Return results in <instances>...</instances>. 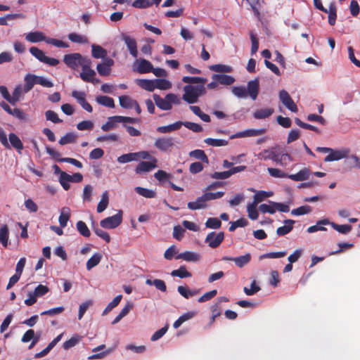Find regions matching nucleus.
<instances>
[{"instance_id":"1","label":"nucleus","mask_w":360,"mask_h":360,"mask_svg":"<svg viewBox=\"0 0 360 360\" xmlns=\"http://www.w3.org/2000/svg\"><path fill=\"white\" fill-rule=\"evenodd\" d=\"M232 94L238 98H246L248 96L256 100L259 92V82L257 78L248 82L247 88L243 86H235L231 88Z\"/></svg>"},{"instance_id":"2","label":"nucleus","mask_w":360,"mask_h":360,"mask_svg":"<svg viewBox=\"0 0 360 360\" xmlns=\"http://www.w3.org/2000/svg\"><path fill=\"white\" fill-rule=\"evenodd\" d=\"M182 98L188 103L193 104L198 101L200 96L205 94V87L202 84H188L184 87Z\"/></svg>"},{"instance_id":"3","label":"nucleus","mask_w":360,"mask_h":360,"mask_svg":"<svg viewBox=\"0 0 360 360\" xmlns=\"http://www.w3.org/2000/svg\"><path fill=\"white\" fill-rule=\"evenodd\" d=\"M0 143L6 148L11 149L13 148L19 153L24 148L22 142L15 134L10 133L8 140L7 135L1 127H0Z\"/></svg>"},{"instance_id":"4","label":"nucleus","mask_w":360,"mask_h":360,"mask_svg":"<svg viewBox=\"0 0 360 360\" xmlns=\"http://www.w3.org/2000/svg\"><path fill=\"white\" fill-rule=\"evenodd\" d=\"M153 97L156 105L162 110H169L172 108V104L181 103V98L172 93L167 94L164 98L158 94H153Z\"/></svg>"},{"instance_id":"5","label":"nucleus","mask_w":360,"mask_h":360,"mask_svg":"<svg viewBox=\"0 0 360 360\" xmlns=\"http://www.w3.org/2000/svg\"><path fill=\"white\" fill-rule=\"evenodd\" d=\"M91 61L89 58L87 61L82 66V71L79 73V77L85 82L92 84H98L101 80L96 78V73L95 70L91 68Z\"/></svg>"},{"instance_id":"6","label":"nucleus","mask_w":360,"mask_h":360,"mask_svg":"<svg viewBox=\"0 0 360 360\" xmlns=\"http://www.w3.org/2000/svg\"><path fill=\"white\" fill-rule=\"evenodd\" d=\"M89 58L83 57L79 53L65 54L63 56V62L67 66L72 69H77L79 66H82Z\"/></svg>"},{"instance_id":"7","label":"nucleus","mask_w":360,"mask_h":360,"mask_svg":"<svg viewBox=\"0 0 360 360\" xmlns=\"http://www.w3.org/2000/svg\"><path fill=\"white\" fill-rule=\"evenodd\" d=\"M30 52L34 58H36L40 62L47 64L50 66H56L60 63L59 60L56 58L46 56L45 55V53L42 50L38 49L37 47H31L30 49Z\"/></svg>"},{"instance_id":"8","label":"nucleus","mask_w":360,"mask_h":360,"mask_svg":"<svg viewBox=\"0 0 360 360\" xmlns=\"http://www.w3.org/2000/svg\"><path fill=\"white\" fill-rule=\"evenodd\" d=\"M122 221V212L119 210L118 212L111 217H106L100 221V225L104 229H115Z\"/></svg>"},{"instance_id":"9","label":"nucleus","mask_w":360,"mask_h":360,"mask_svg":"<svg viewBox=\"0 0 360 360\" xmlns=\"http://www.w3.org/2000/svg\"><path fill=\"white\" fill-rule=\"evenodd\" d=\"M278 98L283 105L289 110L292 112H297L298 111L297 105L285 90L282 89L279 91Z\"/></svg>"},{"instance_id":"10","label":"nucleus","mask_w":360,"mask_h":360,"mask_svg":"<svg viewBox=\"0 0 360 360\" xmlns=\"http://www.w3.org/2000/svg\"><path fill=\"white\" fill-rule=\"evenodd\" d=\"M224 239V232H211L207 234L205 242L212 248H217L220 245Z\"/></svg>"},{"instance_id":"11","label":"nucleus","mask_w":360,"mask_h":360,"mask_svg":"<svg viewBox=\"0 0 360 360\" xmlns=\"http://www.w3.org/2000/svg\"><path fill=\"white\" fill-rule=\"evenodd\" d=\"M350 153L349 148H342L340 150H333L331 148L330 153L325 158V162L338 161L348 157Z\"/></svg>"},{"instance_id":"12","label":"nucleus","mask_w":360,"mask_h":360,"mask_svg":"<svg viewBox=\"0 0 360 360\" xmlns=\"http://www.w3.org/2000/svg\"><path fill=\"white\" fill-rule=\"evenodd\" d=\"M174 145V139L168 136L158 138L154 143L156 148L164 152L172 149Z\"/></svg>"},{"instance_id":"13","label":"nucleus","mask_w":360,"mask_h":360,"mask_svg":"<svg viewBox=\"0 0 360 360\" xmlns=\"http://www.w3.org/2000/svg\"><path fill=\"white\" fill-rule=\"evenodd\" d=\"M266 132V129H248L244 131H238L230 136L231 139L243 138V137H252L262 135Z\"/></svg>"},{"instance_id":"14","label":"nucleus","mask_w":360,"mask_h":360,"mask_svg":"<svg viewBox=\"0 0 360 360\" xmlns=\"http://www.w3.org/2000/svg\"><path fill=\"white\" fill-rule=\"evenodd\" d=\"M72 96L75 98L82 108L88 112H91L93 111L91 105L86 100L85 92L74 90L72 91Z\"/></svg>"},{"instance_id":"15","label":"nucleus","mask_w":360,"mask_h":360,"mask_svg":"<svg viewBox=\"0 0 360 360\" xmlns=\"http://www.w3.org/2000/svg\"><path fill=\"white\" fill-rule=\"evenodd\" d=\"M158 160L156 158H153L152 160L149 162L142 161L139 163L135 169V172L136 174H142L143 172H148L152 169L156 168Z\"/></svg>"},{"instance_id":"16","label":"nucleus","mask_w":360,"mask_h":360,"mask_svg":"<svg viewBox=\"0 0 360 360\" xmlns=\"http://www.w3.org/2000/svg\"><path fill=\"white\" fill-rule=\"evenodd\" d=\"M122 39L124 41L130 54L134 58H137L138 50H137V44H136V40L134 38H132L125 34H123L122 35Z\"/></svg>"},{"instance_id":"17","label":"nucleus","mask_w":360,"mask_h":360,"mask_svg":"<svg viewBox=\"0 0 360 360\" xmlns=\"http://www.w3.org/2000/svg\"><path fill=\"white\" fill-rule=\"evenodd\" d=\"M25 39L31 43H38L43 41L46 42V37L41 31H34L26 34Z\"/></svg>"},{"instance_id":"18","label":"nucleus","mask_w":360,"mask_h":360,"mask_svg":"<svg viewBox=\"0 0 360 360\" xmlns=\"http://www.w3.org/2000/svg\"><path fill=\"white\" fill-rule=\"evenodd\" d=\"M176 259H183L186 262H198L200 259L198 253L191 251H186L176 255Z\"/></svg>"},{"instance_id":"19","label":"nucleus","mask_w":360,"mask_h":360,"mask_svg":"<svg viewBox=\"0 0 360 360\" xmlns=\"http://www.w3.org/2000/svg\"><path fill=\"white\" fill-rule=\"evenodd\" d=\"M26 93L24 86L20 84L16 86L11 96V103L15 105L18 101L23 98V96Z\"/></svg>"},{"instance_id":"20","label":"nucleus","mask_w":360,"mask_h":360,"mask_svg":"<svg viewBox=\"0 0 360 360\" xmlns=\"http://www.w3.org/2000/svg\"><path fill=\"white\" fill-rule=\"evenodd\" d=\"M283 223L284 225L278 227L276 230V233L278 236H283L289 233L292 230L295 221L292 219H286Z\"/></svg>"},{"instance_id":"21","label":"nucleus","mask_w":360,"mask_h":360,"mask_svg":"<svg viewBox=\"0 0 360 360\" xmlns=\"http://www.w3.org/2000/svg\"><path fill=\"white\" fill-rule=\"evenodd\" d=\"M274 112L271 108H264L256 110L253 112V117L256 120H264L269 117Z\"/></svg>"},{"instance_id":"22","label":"nucleus","mask_w":360,"mask_h":360,"mask_svg":"<svg viewBox=\"0 0 360 360\" xmlns=\"http://www.w3.org/2000/svg\"><path fill=\"white\" fill-rule=\"evenodd\" d=\"M311 172L308 168H304L294 174L288 175V178L295 181H302L309 179Z\"/></svg>"},{"instance_id":"23","label":"nucleus","mask_w":360,"mask_h":360,"mask_svg":"<svg viewBox=\"0 0 360 360\" xmlns=\"http://www.w3.org/2000/svg\"><path fill=\"white\" fill-rule=\"evenodd\" d=\"M136 70L141 74L148 73L153 70V65L146 59H140L137 60Z\"/></svg>"},{"instance_id":"24","label":"nucleus","mask_w":360,"mask_h":360,"mask_svg":"<svg viewBox=\"0 0 360 360\" xmlns=\"http://www.w3.org/2000/svg\"><path fill=\"white\" fill-rule=\"evenodd\" d=\"M70 214L71 211L69 207H63L60 209L58 221L61 227L64 228L67 226L68 221L70 218Z\"/></svg>"},{"instance_id":"25","label":"nucleus","mask_w":360,"mask_h":360,"mask_svg":"<svg viewBox=\"0 0 360 360\" xmlns=\"http://www.w3.org/2000/svg\"><path fill=\"white\" fill-rule=\"evenodd\" d=\"M9 230L6 224H0V243L4 248L8 245Z\"/></svg>"},{"instance_id":"26","label":"nucleus","mask_w":360,"mask_h":360,"mask_svg":"<svg viewBox=\"0 0 360 360\" xmlns=\"http://www.w3.org/2000/svg\"><path fill=\"white\" fill-rule=\"evenodd\" d=\"M24 87H25V91L29 92L30 90L32 89L34 86L37 84V75L31 73H28L25 75L24 77Z\"/></svg>"},{"instance_id":"27","label":"nucleus","mask_w":360,"mask_h":360,"mask_svg":"<svg viewBox=\"0 0 360 360\" xmlns=\"http://www.w3.org/2000/svg\"><path fill=\"white\" fill-rule=\"evenodd\" d=\"M212 79L218 81L219 84L223 85H231L235 82V78L227 75L215 74L212 75Z\"/></svg>"},{"instance_id":"28","label":"nucleus","mask_w":360,"mask_h":360,"mask_svg":"<svg viewBox=\"0 0 360 360\" xmlns=\"http://www.w3.org/2000/svg\"><path fill=\"white\" fill-rule=\"evenodd\" d=\"M292 160V158L288 153H283L281 155L275 153L274 162L281 166L285 167Z\"/></svg>"},{"instance_id":"29","label":"nucleus","mask_w":360,"mask_h":360,"mask_svg":"<svg viewBox=\"0 0 360 360\" xmlns=\"http://www.w3.org/2000/svg\"><path fill=\"white\" fill-rule=\"evenodd\" d=\"M91 55L93 58H105L107 56V51L104 49L101 46L97 44L91 45Z\"/></svg>"},{"instance_id":"30","label":"nucleus","mask_w":360,"mask_h":360,"mask_svg":"<svg viewBox=\"0 0 360 360\" xmlns=\"http://www.w3.org/2000/svg\"><path fill=\"white\" fill-rule=\"evenodd\" d=\"M252 256L250 253H246L243 255L234 257V263L236 266L243 268L248 265L251 261Z\"/></svg>"},{"instance_id":"31","label":"nucleus","mask_w":360,"mask_h":360,"mask_svg":"<svg viewBox=\"0 0 360 360\" xmlns=\"http://www.w3.org/2000/svg\"><path fill=\"white\" fill-rule=\"evenodd\" d=\"M136 83L146 91H153L155 90V79H136Z\"/></svg>"},{"instance_id":"32","label":"nucleus","mask_w":360,"mask_h":360,"mask_svg":"<svg viewBox=\"0 0 360 360\" xmlns=\"http://www.w3.org/2000/svg\"><path fill=\"white\" fill-rule=\"evenodd\" d=\"M205 207H206V200H205L203 195L202 196L198 198L195 201L189 202L188 203V207L192 210L202 209V208H205Z\"/></svg>"},{"instance_id":"33","label":"nucleus","mask_w":360,"mask_h":360,"mask_svg":"<svg viewBox=\"0 0 360 360\" xmlns=\"http://www.w3.org/2000/svg\"><path fill=\"white\" fill-rule=\"evenodd\" d=\"M178 292L184 298L188 299L200 292L199 290H191L186 286L180 285L177 288Z\"/></svg>"},{"instance_id":"34","label":"nucleus","mask_w":360,"mask_h":360,"mask_svg":"<svg viewBox=\"0 0 360 360\" xmlns=\"http://www.w3.org/2000/svg\"><path fill=\"white\" fill-rule=\"evenodd\" d=\"M330 222L328 219H324L322 220H319L316 222V225L311 226L307 229V232L309 233L316 232L318 231H326V228H325L324 225H328Z\"/></svg>"},{"instance_id":"35","label":"nucleus","mask_w":360,"mask_h":360,"mask_svg":"<svg viewBox=\"0 0 360 360\" xmlns=\"http://www.w3.org/2000/svg\"><path fill=\"white\" fill-rule=\"evenodd\" d=\"M181 127V121L176 122L167 126H161L157 128V131L161 134H167L178 130Z\"/></svg>"},{"instance_id":"36","label":"nucleus","mask_w":360,"mask_h":360,"mask_svg":"<svg viewBox=\"0 0 360 360\" xmlns=\"http://www.w3.org/2000/svg\"><path fill=\"white\" fill-rule=\"evenodd\" d=\"M96 101L103 106L108 107L110 108H115L114 100L109 96H98L96 98Z\"/></svg>"},{"instance_id":"37","label":"nucleus","mask_w":360,"mask_h":360,"mask_svg":"<svg viewBox=\"0 0 360 360\" xmlns=\"http://www.w3.org/2000/svg\"><path fill=\"white\" fill-rule=\"evenodd\" d=\"M346 158L347 160L345 161V163L348 165L350 169H360V158L354 154L350 155L349 154L348 157Z\"/></svg>"},{"instance_id":"38","label":"nucleus","mask_w":360,"mask_h":360,"mask_svg":"<svg viewBox=\"0 0 360 360\" xmlns=\"http://www.w3.org/2000/svg\"><path fill=\"white\" fill-rule=\"evenodd\" d=\"M109 203V194L107 191H104L101 195V199L97 205V212L101 213L103 212L108 207Z\"/></svg>"},{"instance_id":"39","label":"nucleus","mask_w":360,"mask_h":360,"mask_svg":"<svg viewBox=\"0 0 360 360\" xmlns=\"http://www.w3.org/2000/svg\"><path fill=\"white\" fill-rule=\"evenodd\" d=\"M204 142L208 146H211L213 147L226 146L229 143V141L227 140L212 138H207L204 140Z\"/></svg>"},{"instance_id":"40","label":"nucleus","mask_w":360,"mask_h":360,"mask_svg":"<svg viewBox=\"0 0 360 360\" xmlns=\"http://www.w3.org/2000/svg\"><path fill=\"white\" fill-rule=\"evenodd\" d=\"M101 258H102V255L98 253V252H96L95 254L93 255V256L88 259V261L86 262V269L87 270H91V269H93L94 267H95L96 266H97L99 262H101Z\"/></svg>"},{"instance_id":"41","label":"nucleus","mask_w":360,"mask_h":360,"mask_svg":"<svg viewBox=\"0 0 360 360\" xmlns=\"http://www.w3.org/2000/svg\"><path fill=\"white\" fill-rule=\"evenodd\" d=\"M77 139V136L76 134L73 132L67 133L63 136L60 138L59 140V143L62 146L66 145L68 143H75Z\"/></svg>"},{"instance_id":"42","label":"nucleus","mask_w":360,"mask_h":360,"mask_svg":"<svg viewBox=\"0 0 360 360\" xmlns=\"http://www.w3.org/2000/svg\"><path fill=\"white\" fill-rule=\"evenodd\" d=\"M119 101L120 106L125 109L133 108V104L135 103V100L128 96H119Z\"/></svg>"},{"instance_id":"43","label":"nucleus","mask_w":360,"mask_h":360,"mask_svg":"<svg viewBox=\"0 0 360 360\" xmlns=\"http://www.w3.org/2000/svg\"><path fill=\"white\" fill-rule=\"evenodd\" d=\"M171 276L184 278L191 277V274L186 269L185 266H181L178 269L173 270L171 272Z\"/></svg>"},{"instance_id":"44","label":"nucleus","mask_w":360,"mask_h":360,"mask_svg":"<svg viewBox=\"0 0 360 360\" xmlns=\"http://www.w3.org/2000/svg\"><path fill=\"white\" fill-rule=\"evenodd\" d=\"M210 70L217 72L230 73L233 71V68L227 65L215 64L210 66Z\"/></svg>"},{"instance_id":"45","label":"nucleus","mask_w":360,"mask_h":360,"mask_svg":"<svg viewBox=\"0 0 360 360\" xmlns=\"http://www.w3.org/2000/svg\"><path fill=\"white\" fill-rule=\"evenodd\" d=\"M68 39L74 42V43H78V44H87L89 43L88 38L82 35L77 33H70L68 34Z\"/></svg>"},{"instance_id":"46","label":"nucleus","mask_w":360,"mask_h":360,"mask_svg":"<svg viewBox=\"0 0 360 360\" xmlns=\"http://www.w3.org/2000/svg\"><path fill=\"white\" fill-rule=\"evenodd\" d=\"M172 87V83L165 79H155V89L167 90Z\"/></svg>"},{"instance_id":"47","label":"nucleus","mask_w":360,"mask_h":360,"mask_svg":"<svg viewBox=\"0 0 360 360\" xmlns=\"http://www.w3.org/2000/svg\"><path fill=\"white\" fill-rule=\"evenodd\" d=\"M189 156L208 163V158L202 150L196 149L189 153Z\"/></svg>"},{"instance_id":"48","label":"nucleus","mask_w":360,"mask_h":360,"mask_svg":"<svg viewBox=\"0 0 360 360\" xmlns=\"http://www.w3.org/2000/svg\"><path fill=\"white\" fill-rule=\"evenodd\" d=\"M135 191L140 195L147 198H153L156 195V193L154 191L145 188L141 186L136 187Z\"/></svg>"},{"instance_id":"49","label":"nucleus","mask_w":360,"mask_h":360,"mask_svg":"<svg viewBox=\"0 0 360 360\" xmlns=\"http://www.w3.org/2000/svg\"><path fill=\"white\" fill-rule=\"evenodd\" d=\"M182 81L184 83H187V84H202V85H204V84L207 82V79L205 78L199 77L185 76V77H184L182 78Z\"/></svg>"},{"instance_id":"50","label":"nucleus","mask_w":360,"mask_h":360,"mask_svg":"<svg viewBox=\"0 0 360 360\" xmlns=\"http://www.w3.org/2000/svg\"><path fill=\"white\" fill-rule=\"evenodd\" d=\"M59 181L63 188L68 191L70 188V182L71 181V175L67 174L66 172H60Z\"/></svg>"},{"instance_id":"51","label":"nucleus","mask_w":360,"mask_h":360,"mask_svg":"<svg viewBox=\"0 0 360 360\" xmlns=\"http://www.w3.org/2000/svg\"><path fill=\"white\" fill-rule=\"evenodd\" d=\"M274 203L275 202L269 200L268 204H261L259 206V210L264 214L269 213L273 214L276 212L275 207L273 205Z\"/></svg>"},{"instance_id":"52","label":"nucleus","mask_w":360,"mask_h":360,"mask_svg":"<svg viewBox=\"0 0 360 360\" xmlns=\"http://www.w3.org/2000/svg\"><path fill=\"white\" fill-rule=\"evenodd\" d=\"M122 298V295H117L105 307V309L103 310L102 315H106L108 314L113 308L117 307L119 303L120 302Z\"/></svg>"},{"instance_id":"53","label":"nucleus","mask_w":360,"mask_h":360,"mask_svg":"<svg viewBox=\"0 0 360 360\" xmlns=\"http://www.w3.org/2000/svg\"><path fill=\"white\" fill-rule=\"evenodd\" d=\"M257 205H255L253 202L248 203L247 205V212L248 214V217L250 219L252 220H256L258 218L259 213L257 210Z\"/></svg>"},{"instance_id":"54","label":"nucleus","mask_w":360,"mask_h":360,"mask_svg":"<svg viewBox=\"0 0 360 360\" xmlns=\"http://www.w3.org/2000/svg\"><path fill=\"white\" fill-rule=\"evenodd\" d=\"M221 226V221L217 217L208 218L205 222V226L209 229H217Z\"/></svg>"},{"instance_id":"55","label":"nucleus","mask_w":360,"mask_h":360,"mask_svg":"<svg viewBox=\"0 0 360 360\" xmlns=\"http://www.w3.org/2000/svg\"><path fill=\"white\" fill-rule=\"evenodd\" d=\"M22 13L7 14L4 17L0 18V25H8L7 20H14L15 18H25Z\"/></svg>"},{"instance_id":"56","label":"nucleus","mask_w":360,"mask_h":360,"mask_svg":"<svg viewBox=\"0 0 360 360\" xmlns=\"http://www.w3.org/2000/svg\"><path fill=\"white\" fill-rule=\"evenodd\" d=\"M76 226L79 233L84 237H89L90 236L91 232L89 228L87 227L86 224L84 221H77Z\"/></svg>"},{"instance_id":"57","label":"nucleus","mask_w":360,"mask_h":360,"mask_svg":"<svg viewBox=\"0 0 360 360\" xmlns=\"http://www.w3.org/2000/svg\"><path fill=\"white\" fill-rule=\"evenodd\" d=\"M330 225L337 231L342 234H347L352 230V226L347 224L339 225L334 222H330Z\"/></svg>"},{"instance_id":"58","label":"nucleus","mask_w":360,"mask_h":360,"mask_svg":"<svg viewBox=\"0 0 360 360\" xmlns=\"http://www.w3.org/2000/svg\"><path fill=\"white\" fill-rule=\"evenodd\" d=\"M155 4L154 0H135L132 3L134 8H145Z\"/></svg>"},{"instance_id":"59","label":"nucleus","mask_w":360,"mask_h":360,"mask_svg":"<svg viewBox=\"0 0 360 360\" xmlns=\"http://www.w3.org/2000/svg\"><path fill=\"white\" fill-rule=\"evenodd\" d=\"M257 159L262 160H271L274 161L275 153L269 150H264L259 153L257 155Z\"/></svg>"},{"instance_id":"60","label":"nucleus","mask_w":360,"mask_h":360,"mask_svg":"<svg viewBox=\"0 0 360 360\" xmlns=\"http://www.w3.org/2000/svg\"><path fill=\"white\" fill-rule=\"evenodd\" d=\"M114 116L109 117L107 122L101 126V129L103 131H108L114 129L116 127L117 121L113 119Z\"/></svg>"},{"instance_id":"61","label":"nucleus","mask_w":360,"mask_h":360,"mask_svg":"<svg viewBox=\"0 0 360 360\" xmlns=\"http://www.w3.org/2000/svg\"><path fill=\"white\" fill-rule=\"evenodd\" d=\"M311 208L309 205H304L291 210V214L294 216H300L311 212Z\"/></svg>"},{"instance_id":"62","label":"nucleus","mask_w":360,"mask_h":360,"mask_svg":"<svg viewBox=\"0 0 360 360\" xmlns=\"http://www.w3.org/2000/svg\"><path fill=\"white\" fill-rule=\"evenodd\" d=\"M181 126H184L193 132H200L202 131V127L200 124L191 122H181Z\"/></svg>"},{"instance_id":"63","label":"nucleus","mask_w":360,"mask_h":360,"mask_svg":"<svg viewBox=\"0 0 360 360\" xmlns=\"http://www.w3.org/2000/svg\"><path fill=\"white\" fill-rule=\"evenodd\" d=\"M80 339L81 338L79 335H75L70 340L64 342L63 347L65 349H69L70 348L75 347L80 341Z\"/></svg>"},{"instance_id":"64","label":"nucleus","mask_w":360,"mask_h":360,"mask_svg":"<svg viewBox=\"0 0 360 360\" xmlns=\"http://www.w3.org/2000/svg\"><path fill=\"white\" fill-rule=\"evenodd\" d=\"M94 128V122L91 120H84L77 124V129L79 131L91 130Z\"/></svg>"}]
</instances>
